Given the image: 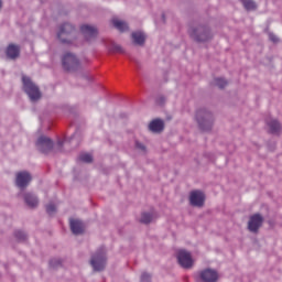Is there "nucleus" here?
I'll use <instances>...</instances> for the list:
<instances>
[{"label": "nucleus", "mask_w": 282, "mask_h": 282, "mask_svg": "<svg viewBox=\"0 0 282 282\" xmlns=\"http://www.w3.org/2000/svg\"><path fill=\"white\" fill-rule=\"evenodd\" d=\"M57 39L64 45H78V43H76V29L69 23H64L59 26Z\"/></svg>", "instance_id": "f257e3e1"}, {"label": "nucleus", "mask_w": 282, "mask_h": 282, "mask_svg": "<svg viewBox=\"0 0 282 282\" xmlns=\"http://www.w3.org/2000/svg\"><path fill=\"white\" fill-rule=\"evenodd\" d=\"M90 265L95 272H102L107 265V249L105 247L99 248L90 259Z\"/></svg>", "instance_id": "f03ea898"}, {"label": "nucleus", "mask_w": 282, "mask_h": 282, "mask_svg": "<svg viewBox=\"0 0 282 282\" xmlns=\"http://www.w3.org/2000/svg\"><path fill=\"white\" fill-rule=\"evenodd\" d=\"M196 120L202 131H210L213 129V113L203 108L196 111Z\"/></svg>", "instance_id": "7ed1b4c3"}, {"label": "nucleus", "mask_w": 282, "mask_h": 282, "mask_svg": "<svg viewBox=\"0 0 282 282\" xmlns=\"http://www.w3.org/2000/svg\"><path fill=\"white\" fill-rule=\"evenodd\" d=\"M188 34L192 39H194V41H198V43H204L213 39V34H210V29L202 25L191 28L188 30Z\"/></svg>", "instance_id": "20e7f679"}, {"label": "nucleus", "mask_w": 282, "mask_h": 282, "mask_svg": "<svg viewBox=\"0 0 282 282\" xmlns=\"http://www.w3.org/2000/svg\"><path fill=\"white\" fill-rule=\"evenodd\" d=\"M22 82L23 89L25 94H28L30 100H32V102L39 100V98H41V91L39 90V87L32 83V79H30V77L23 76Z\"/></svg>", "instance_id": "39448f33"}, {"label": "nucleus", "mask_w": 282, "mask_h": 282, "mask_svg": "<svg viewBox=\"0 0 282 282\" xmlns=\"http://www.w3.org/2000/svg\"><path fill=\"white\" fill-rule=\"evenodd\" d=\"M62 65L66 72H76L80 67V61L72 53H66L62 58Z\"/></svg>", "instance_id": "423d86ee"}, {"label": "nucleus", "mask_w": 282, "mask_h": 282, "mask_svg": "<svg viewBox=\"0 0 282 282\" xmlns=\"http://www.w3.org/2000/svg\"><path fill=\"white\" fill-rule=\"evenodd\" d=\"M177 261L180 263V265L182 268H184L185 270H191V268H193V257L191 256V252L181 249L177 252Z\"/></svg>", "instance_id": "0eeeda50"}, {"label": "nucleus", "mask_w": 282, "mask_h": 282, "mask_svg": "<svg viewBox=\"0 0 282 282\" xmlns=\"http://www.w3.org/2000/svg\"><path fill=\"white\" fill-rule=\"evenodd\" d=\"M32 182V174H30L28 171L18 172L15 175V185L18 188H28L30 186V183Z\"/></svg>", "instance_id": "6e6552de"}, {"label": "nucleus", "mask_w": 282, "mask_h": 282, "mask_svg": "<svg viewBox=\"0 0 282 282\" xmlns=\"http://www.w3.org/2000/svg\"><path fill=\"white\" fill-rule=\"evenodd\" d=\"M36 148L42 153H50L54 149V142H52V139L42 135L36 141Z\"/></svg>", "instance_id": "1a4fd4ad"}, {"label": "nucleus", "mask_w": 282, "mask_h": 282, "mask_svg": "<svg viewBox=\"0 0 282 282\" xmlns=\"http://www.w3.org/2000/svg\"><path fill=\"white\" fill-rule=\"evenodd\" d=\"M262 225H263V216H261L260 214H254L249 219L248 228L250 232H257L260 226Z\"/></svg>", "instance_id": "9d476101"}, {"label": "nucleus", "mask_w": 282, "mask_h": 282, "mask_svg": "<svg viewBox=\"0 0 282 282\" xmlns=\"http://www.w3.org/2000/svg\"><path fill=\"white\" fill-rule=\"evenodd\" d=\"M206 196L200 191H194L189 195V203L192 206H197L198 208L204 206Z\"/></svg>", "instance_id": "9b49d317"}, {"label": "nucleus", "mask_w": 282, "mask_h": 282, "mask_svg": "<svg viewBox=\"0 0 282 282\" xmlns=\"http://www.w3.org/2000/svg\"><path fill=\"white\" fill-rule=\"evenodd\" d=\"M80 32L86 41H91L98 36V30L91 25L84 24L80 28Z\"/></svg>", "instance_id": "f8f14e48"}, {"label": "nucleus", "mask_w": 282, "mask_h": 282, "mask_svg": "<svg viewBox=\"0 0 282 282\" xmlns=\"http://www.w3.org/2000/svg\"><path fill=\"white\" fill-rule=\"evenodd\" d=\"M199 276L204 282H217V279H219V274H217V271L212 269L203 270Z\"/></svg>", "instance_id": "ddd939ff"}, {"label": "nucleus", "mask_w": 282, "mask_h": 282, "mask_svg": "<svg viewBox=\"0 0 282 282\" xmlns=\"http://www.w3.org/2000/svg\"><path fill=\"white\" fill-rule=\"evenodd\" d=\"M70 230L73 235H83L85 232V225L78 219H70Z\"/></svg>", "instance_id": "4468645a"}, {"label": "nucleus", "mask_w": 282, "mask_h": 282, "mask_svg": "<svg viewBox=\"0 0 282 282\" xmlns=\"http://www.w3.org/2000/svg\"><path fill=\"white\" fill-rule=\"evenodd\" d=\"M22 197L26 206H29L30 208H36V206H39V197H36V195H34L33 193H24Z\"/></svg>", "instance_id": "2eb2a0df"}, {"label": "nucleus", "mask_w": 282, "mask_h": 282, "mask_svg": "<svg viewBox=\"0 0 282 282\" xmlns=\"http://www.w3.org/2000/svg\"><path fill=\"white\" fill-rule=\"evenodd\" d=\"M21 54V47L15 44H10L7 47V57L11 58V61H14V58H19Z\"/></svg>", "instance_id": "dca6fc26"}, {"label": "nucleus", "mask_w": 282, "mask_h": 282, "mask_svg": "<svg viewBox=\"0 0 282 282\" xmlns=\"http://www.w3.org/2000/svg\"><path fill=\"white\" fill-rule=\"evenodd\" d=\"M149 129L152 131V133H160V131L164 130V121L160 119L153 120L149 124Z\"/></svg>", "instance_id": "f3484780"}, {"label": "nucleus", "mask_w": 282, "mask_h": 282, "mask_svg": "<svg viewBox=\"0 0 282 282\" xmlns=\"http://www.w3.org/2000/svg\"><path fill=\"white\" fill-rule=\"evenodd\" d=\"M267 126L269 127L270 133H279L281 131V123L275 119H267Z\"/></svg>", "instance_id": "a211bd4d"}, {"label": "nucleus", "mask_w": 282, "mask_h": 282, "mask_svg": "<svg viewBox=\"0 0 282 282\" xmlns=\"http://www.w3.org/2000/svg\"><path fill=\"white\" fill-rule=\"evenodd\" d=\"M132 41L135 45H144L147 36L142 33V31H137L132 33Z\"/></svg>", "instance_id": "6ab92c4d"}, {"label": "nucleus", "mask_w": 282, "mask_h": 282, "mask_svg": "<svg viewBox=\"0 0 282 282\" xmlns=\"http://www.w3.org/2000/svg\"><path fill=\"white\" fill-rule=\"evenodd\" d=\"M112 24L116 30H119V32H127V30H129V24H127L124 21L113 19Z\"/></svg>", "instance_id": "aec40b11"}, {"label": "nucleus", "mask_w": 282, "mask_h": 282, "mask_svg": "<svg viewBox=\"0 0 282 282\" xmlns=\"http://www.w3.org/2000/svg\"><path fill=\"white\" fill-rule=\"evenodd\" d=\"M79 162H85L86 164H90V162H94V156H91L90 153H82L78 156Z\"/></svg>", "instance_id": "412c9836"}, {"label": "nucleus", "mask_w": 282, "mask_h": 282, "mask_svg": "<svg viewBox=\"0 0 282 282\" xmlns=\"http://www.w3.org/2000/svg\"><path fill=\"white\" fill-rule=\"evenodd\" d=\"M246 10H254L257 8V3L252 0H240Z\"/></svg>", "instance_id": "4be33fe9"}, {"label": "nucleus", "mask_w": 282, "mask_h": 282, "mask_svg": "<svg viewBox=\"0 0 282 282\" xmlns=\"http://www.w3.org/2000/svg\"><path fill=\"white\" fill-rule=\"evenodd\" d=\"M110 52L116 54H124V50L119 44L112 43L109 47Z\"/></svg>", "instance_id": "5701e85b"}, {"label": "nucleus", "mask_w": 282, "mask_h": 282, "mask_svg": "<svg viewBox=\"0 0 282 282\" xmlns=\"http://www.w3.org/2000/svg\"><path fill=\"white\" fill-rule=\"evenodd\" d=\"M153 221V215L143 213L141 216V224H151Z\"/></svg>", "instance_id": "b1692460"}, {"label": "nucleus", "mask_w": 282, "mask_h": 282, "mask_svg": "<svg viewBox=\"0 0 282 282\" xmlns=\"http://www.w3.org/2000/svg\"><path fill=\"white\" fill-rule=\"evenodd\" d=\"M214 82H215V86L219 87V89H224V87L228 85V82L221 77L216 78Z\"/></svg>", "instance_id": "393cba45"}, {"label": "nucleus", "mask_w": 282, "mask_h": 282, "mask_svg": "<svg viewBox=\"0 0 282 282\" xmlns=\"http://www.w3.org/2000/svg\"><path fill=\"white\" fill-rule=\"evenodd\" d=\"M15 237L19 239V241H25V239H28V235L22 230L15 231Z\"/></svg>", "instance_id": "a878e982"}, {"label": "nucleus", "mask_w": 282, "mask_h": 282, "mask_svg": "<svg viewBox=\"0 0 282 282\" xmlns=\"http://www.w3.org/2000/svg\"><path fill=\"white\" fill-rule=\"evenodd\" d=\"M76 139V134H74L73 137H70L69 139H65L64 141H58V145L63 147V144H69L72 142H74V140Z\"/></svg>", "instance_id": "bb28decb"}, {"label": "nucleus", "mask_w": 282, "mask_h": 282, "mask_svg": "<svg viewBox=\"0 0 282 282\" xmlns=\"http://www.w3.org/2000/svg\"><path fill=\"white\" fill-rule=\"evenodd\" d=\"M46 213L48 215H54L56 213V206L54 204H50L46 206Z\"/></svg>", "instance_id": "cd10ccee"}, {"label": "nucleus", "mask_w": 282, "mask_h": 282, "mask_svg": "<svg viewBox=\"0 0 282 282\" xmlns=\"http://www.w3.org/2000/svg\"><path fill=\"white\" fill-rule=\"evenodd\" d=\"M141 282H151V274L142 273L141 274Z\"/></svg>", "instance_id": "c85d7f7f"}, {"label": "nucleus", "mask_w": 282, "mask_h": 282, "mask_svg": "<svg viewBox=\"0 0 282 282\" xmlns=\"http://www.w3.org/2000/svg\"><path fill=\"white\" fill-rule=\"evenodd\" d=\"M50 265H51V268H58V265H61V260L53 259L50 261Z\"/></svg>", "instance_id": "c756f323"}, {"label": "nucleus", "mask_w": 282, "mask_h": 282, "mask_svg": "<svg viewBox=\"0 0 282 282\" xmlns=\"http://www.w3.org/2000/svg\"><path fill=\"white\" fill-rule=\"evenodd\" d=\"M269 39L270 41H272L273 43H279V37H276V35H274L273 33L269 34Z\"/></svg>", "instance_id": "7c9ffc66"}, {"label": "nucleus", "mask_w": 282, "mask_h": 282, "mask_svg": "<svg viewBox=\"0 0 282 282\" xmlns=\"http://www.w3.org/2000/svg\"><path fill=\"white\" fill-rule=\"evenodd\" d=\"M137 149H140L141 151H147V147H144V144L137 142L135 143Z\"/></svg>", "instance_id": "2f4dec72"}, {"label": "nucleus", "mask_w": 282, "mask_h": 282, "mask_svg": "<svg viewBox=\"0 0 282 282\" xmlns=\"http://www.w3.org/2000/svg\"><path fill=\"white\" fill-rule=\"evenodd\" d=\"M1 6H2V2H1V0H0V9H1Z\"/></svg>", "instance_id": "473e14b6"}, {"label": "nucleus", "mask_w": 282, "mask_h": 282, "mask_svg": "<svg viewBox=\"0 0 282 282\" xmlns=\"http://www.w3.org/2000/svg\"><path fill=\"white\" fill-rule=\"evenodd\" d=\"M162 19H163V21H164V14L162 15Z\"/></svg>", "instance_id": "72a5a7b5"}]
</instances>
